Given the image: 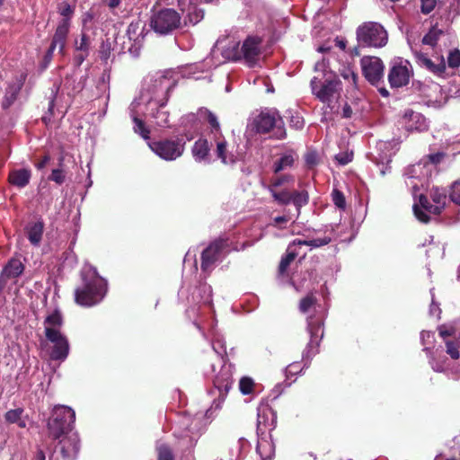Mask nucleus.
Here are the masks:
<instances>
[{
    "label": "nucleus",
    "mask_w": 460,
    "mask_h": 460,
    "mask_svg": "<svg viewBox=\"0 0 460 460\" xmlns=\"http://www.w3.org/2000/svg\"><path fill=\"white\" fill-rule=\"evenodd\" d=\"M82 284L75 289V302L84 307L98 305L106 296V280L95 270L88 269L81 272Z\"/></svg>",
    "instance_id": "1"
},
{
    "label": "nucleus",
    "mask_w": 460,
    "mask_h": 460,
    "mask_svg": "<svg viewBox=\"0 0 460 460\" xmlns=\"http://www.w3.org/2000/svg\"><path fill=\"white\" fill-rule=\"evenodd\" d=\"M75 420V412L70 407L57 405L48 421L49 437L59 439L61 437L70 435Z\"/></svg>",
    "instance_id": "2"
},
{
    "label": "nucleus",
    "mask_w": 460,
    "mask_h": 460,
    "mask_svg": "<svg viewBox=\"0 0 460 460\" xmlns=\"http://www.w3.org/2000/svg\"><path fill=\"white\" fill-rule=\"evenodd\" d=\"M147 144L149 148L161 159L174 161L183 155L186 139L183 136H175L152 139Z\"/></svg>",
    "instance_id": "3"
},
{
    "label": "nucleus",
    "mask_w": 460,
    "mask_h": 460,
    "mask_svg": "<svg viewBox=\"0 0 460 460\" xmlns=\"http://www.w3.org/2000/svg\"><path fill=\"white\" fill-rule=\"evenodd\" d=\"M357 41L363 48H382L388 41V34L378 22H365L356 31Z\"/></svg>",
    "instance_id": "4"
},
{
    "label": "nucleus",
    "mask_w": 460,
    "mask_h": 460,
    "mask_svg": "<svg viewBox=\"0 0 460 460\" xmlns=\"http://www.w3.org/2000/svg\"><path fill=\"white\" fill-rule=\"evenodd\" d=\"M261 38L258 36H248L243 40L241 48H239V43H236L231 49H228L226 50L227 58L234 61L243 59L249 66H254L261 55Z\"/></svg>",
    "instance_id": "5"
},
{
    "label": "nucleus",
    "mask_w": 460,
    "mask_h": 460,
    "mask_svg": "<svg viewBox=\"0 0 460 460\" xmlns=\"http://www.w3.org/2000/svg\"><path fill=\"white\" fill-rule=\"evenodd\" d=\"M360 66L366 80L376 86L383 97H388L390 93L384 86L385 66L383 61L377 57L364 56L360 59Z\"/></svg>",
    "instance_id": "6"
},
{
    "label": "nucleus",
    "mask_w": 460,
    "mask_h": 460,
    "mask_svg": "<svg viewBox=\"0 0 460 460\" xmlns=\"http://www.w3.org/2000/svg\"><path fill=\"white\" fill-rule=\"evenodd\" d=\"M181 14L172 8H162L154 11L149 25L151 29L160 35H167L181 26Z\"/></svg>",
    "instance_id": "7"
},
{
    "label": "nucleus",
    "mask_w": 460,
    "mask_h": 460,
    "mask_svg": "<svg viewBox=\"0 0 460 460\" xmlns=\"http://www.w3.org/2000/svg\"><path fill=\"white\" fill-rule=\"evenodd\" d=\"M310 86L313 94L322 102L327 103L328 106H331V103L340 97L341 90V81L336 76L326 78L324 82H322L321 78L314 76Z\"/></svg>",
    "instance_id": "8"
},
{
    "label": "nucleus",
    "mask_w": 460,
    "mask_h": 460,
    "mask_svg": "<svg viewBox=\"0 0 460 460\" xmlns=\"http://www.w3.org/2000/svg\"><path fill=\"white\" fill-rule=\"evenodd\" d=\"M255 131L259 134L269 133L273 128H276L274 136L277 139H283L287 137L282 118L275 112L261 111L252 121Z\"/></svg>",
    "instance_id": "9"
},
{
    "label": "nucleus",
    "mask_w": 460,
    "mask_h": 460,
    "mask_svg": "<svg viewBox=\"0 0 460 460\" xmlns=\"http://www.w3.org/2000/svg\"><path fill=\"white\" fill-rule=\"evenodd\" d=\"M270 194L278 205L287 206L292 203L296 209L297 217L301 214V208L309 203V193L305 190L290 191L288 189H283L273 190Z\"/></svg>",
    "instance_id": "10"
},
{
    "label": "nucleus",
    "mask_w": 460,
    "mask_h": 460,
    "mask_svg": "<svg viewBox=\"0 0 460 460\" xmlns=\"http://www.w3.org/2000/svg\"><path fill=\"white\" fill-rule=\"evenodd\" d=\"M229 245V238L225 236H220L210 242L201 252V270L204 272L211 270L212 266L219 260L223 251L227 249Z\"/></svg>",
    "instance_id": "11"
},
{
    "label": "nucleus",
    "mask_w": 460,
    "mask_h": 460,
    "mask_svg": "<svg viewBox=\"0 0 460 460\" xmlns=\"http://www.w3.org/2000/svg\"><path fill=\"white\" fill-rule=\"evenodd\" d=\"M45 336L53 344L49 353L52 360H65L69 353V343L65 335L58 329L45 327Z\"/></svg>",
    "instance_id": "12"
},
{
    "label": "nucleus",
    "mask_w": 460,
    "mask_h": 460,
    "mask_svg": "<svg viewBox=\"0 0 460 460\" xmlns=\"http://www.w3.org/2000/svg\"><path fill=\"white\" fill-rule=\"evenodd\" d=\"M307 331L310 334V341L303 352V358L309 360L319 351L318 348L323 337V322L321 319L309 317L307 319Z\"/></svg>",
    "instance_id": "13"
},
{
    "label": "nucleus",
    "mask_w": 460,
    "mask_h": 460,
    "mask_svg": "<svg viewBox=\"0 0 460 460\" xmlns=\"http://www.w3.org/2000/svg\"><path fill=\"white\" fill-rule=\"evenodd\" d=\"M80 449V439L77 433L61 437L56 447V453L61 456L62 460H75Z\"/></svg>",
    "instance_id": "14"
},
{
    "label": "nucleus",
    "mask_w": 460,
    "mask_h": 460,
    "mask_svg": "<svg viewBox=\"0 0 460 460\" xmlns=\"http://www.w3.org/2000/svg\"><path fill=\"white\" fill-rule=\"evenodd\" d=\"M278 423V416L275 410L266 405L260 408L257 414V434L258 436L271 434Z\"/></svg>",
    "instance_id": "15"
},
{
    "label": "nucleus",
    "mask_w": 460,
    "mask_h": 460,
    "mask_svg": "<svg viewBox=\"0 0 460 460\" xmlns=\"http://www.w3.org/2000/svg\"><path fill=\"white\" fill-rule=\"evenodd\" d=\"M58 12L62 16V19L58 22L55 33H57V38L61 40L63 37L67 38L68 36L71 19L75 13V6L64 1L58 4Z\"/></svg>",
    "instance_id": "16"
},
{
    "label": "nucleus",
    "mask_w": 460,
    "mask_h": 460,
    "mask_svg": "<svg viewBox=\"0 0 460 460\" xmlns=\"http://www.w3.org/2000/svg\"><path fill=\"white\" fill-rule=\"evenodd\" d=\"M233 383L234 380L230 367L223 365L213 379L214 387L218 391L219 400H225L229 390L232 388Z\"/></svg>",
    "instance_id": "17"
},
{
    "label": "nucleus",
    "mask_w": 460,
    "mask_h": 460,
    "mask_svg": "<svg viewBox=\"0 0 460 460\" xmlns=\"http://www.w3.org/2000/svg\"><path fill=\"white\" fill-rule=\"evenodd\" d=\"M26 76V74H21L19 76H16L8 82L3 100L1 102L3 109H8L18 99Z\"/></svg>",
    "instance_id": "18"
},
{
    "label": "nucleus",
    "mask_w": 460,
    "mask_h": 460,
    "mask_svg": "<svg viewBox=\"0 0 460 460\" xmlns=\"http://www.w3.org/2000/svg\"><path fill=\"white\" fill-rule=\"evenodd\" d=\"M402 120L406 130L409 132H424L429 129L425 117L421 113L416 112L411 109L404 111Z\"/></svg>",
    "instance_id": "19"
},
{
    "label": "nucleus",
    "mask_w": 460,
    "mask_h": 460,
    "mask_svg": "<svg viewBox=\"0 0 460 460\" xmlns=\"http://www.w3.org/2000/svg\"><path fill=\"white\" fill-rule=\"evenodd\" d=\"M91 40L90 36L84 31L80 35V40H75V53L73 57V63L75 66L79 67L90 54Z\"/></svg>",
    "instance_id": "20"
},
{
    "label": "nucleus",
    "mask_w": 460,
    "mask_h": 460,
    "mask_svg": "<svg viewBox=\"0 0 460 460\" xmlns=\"http://www.w3.org/2000/svg\"><path fill=\"white\" fill-rule=\"evenodd\" d=\"M414 57L419 66L425 67L434 75H440L446 71V63L443 57L438 58V63L431 60L427 54L421 51H415Z\"/></svg>",
    "instance_id": "21"
},
{
    "label": "nucleus",
    "mask_w": 460,
    "mask_h": 460,
    "mask_svg": "<svg viewBox=\"0 0 460 460\" xmlns=\"http://www.w3.org/2000/svg\"><path fill=\"white\" fill-rule=\"evenodd\" d=\"M411 72L406 66L394 65L388 73V81L393 88H398L409 84Z\"/></svg>",
    "instance_id": "22"
},
{
    "label": "nucleus",
    "mask_w": 460,
    "mask_h": 460,
    "mask_svg": "<svg viewBox=\"0 0 460 460\" xmlns=\"http://www.w3.org/2000/svg\"><path fill=\"white\" fill-rule=\"evenodd\" d=\"M23 270L24 265L19 259H11L1 272L0 291L4 288L8 279L18 277Z\"/></svg>",
    "instance_id": "23"
},
{
    "label": "nucleus",
    "mask_w": 460,
    "mask_h": 460,
    "mask_svg": "<svg viewBox=\"0 0 460 460\" xmlns=\"http://www.w3.org/2000/svg\"><path fill=\"white\" fill-rule=\"evenodd\" d=\"M256 452L261 460H272L275 456V445L271 434L259 436Z\"/></svg>",
    "instance_id": "24"
},
{
    "label": "nucleus",
    "mask_w": 460,
    "mask_h": 460,
    "mask_svg": "<svg viewBox=\"0 0 460 460\" xmlns=\"http://www.w3.org/2000/svg\"><path fill=\"white\" fill-rule=\"evenodd\" d=\"M66 40H67V38H66V37H63V39L58 40L57 38V33H54L50 46L43 58V61L41 64V69H45L49 66V64L52 60L53 52L56 49V48H58V53L61 56H65V54H66L65 49H66Z\"/></svg>",
    "instance_id": "25"
},
{
    "label": "nucleus",
    "mask_w": 460,
    "mask_h": 460,
    "mask_svg": "<svg viewBox=\"0 0 460 460\" xmlns=\"http://www.w3.org/2000/svg\"><path fill=\"white\" fill-rule=\"evenodd\" d=\"M429 364L436 372H444L448 368V359L444 354V349L441 346L430 352Z\"/></svg>",
    "instance_id": "26"
},
{
    "label": "nucleus",
    "mask_w": 460,
    "mask_h": 460,
    "mask_svg": "<svg viewBox=\"0 0 460 460\" xmlns=\"http://www.w3.org/2000/svg\"><path fill=\"white\" fill-rule=\"evenodd\" d=\"M296 160L297 155L293 150L281 155V156L273 163L271 168L272 172L279 174L287 169L292 168Z\"/></svg>",
    "instance_id": "27"
},
{
    "label": "nucleus",
    "mask_w": 460,
    "mask_h": 460,
    "mask_svg": "<svg viewBox=\"0 0 460 460\" xmlns=\"http://www.w3.org/2000/svg\"><path fill=\"white\" fill-rule=\"evenodd\" d=\"M215 141L217 144L216 154L217 158L220 159L224 164H234L235 162L234 156L233 154L228 152L227 142L223 136H215Z\"/></svg>",
    "instance_id": "28"
},
{
    "label": "nucleus",
    "mask_w": 460,
    "mask_h": 460,
    "mask_svg": "<svg viewBox=\"0 0 460 460\" xmlns=\"http://www.w3.org/2000/svg\"><path fill=\"white\" fill-rule=\"evenodd\" d=\"M295 181V177L292 174L285 173V174H275L274 177L270 179L268 184H264L261 182V186L266 189L269 192H273V190H278V188L285 185L290 184Z\"/></svg>",
    "instance_id": "29"
},
{
    "label": "nucleus",
    "mask_w": 460,
    "mask_h": 460,
    "mask_svg": "<svg viewBox=\"0 0 460 460\" xmlns=\"http://www.w3.org/2000/svg\"><path fill=\"white\" fill-rule=\"evenodd\" d=\"M210 147L208 141L205 138L198 139L192 147V154L196 160L202 161L208 158Z\"/></svg>",
    "instance_id": "30"
},
{
    "label": "nucleus",
    "mask_w": 460,
    "mask_h": 460,
    "mask_svg": "<svg viewBox=\"0 0 460 460\" xmlns=\"http://www.w3.org/2000/svg\"><path fill=\"white\" fill-rule=\"evenodd\" d=\"M9 181L19 188L26 186L29 181L28 171L25 169L13 171L9 175Z\"/></svg>",
    "instance_id": "31"
},
{
    "label": "nucleus",
    "mask_w": 460,
    "mask_h": 460,
    "mask_svg": "<svg viewBox=\"0 0 460 460\" xmlns=\"http://www.w3.org/2000/svg\"><path fill=\"white\" fill-rule=\"evenodd\" d=\"M430 198L434 202V207H438L440 214L446 206L447 199L446 190L438 187L432 188L430 190Z\"/></svg>",
    "instance_id": "32"
},
{
    "label": "nucleus",
    "mask_w": 460,
    "mask_h": 460,
    "mask_svg": "<svg viewBox=\"0 0 460 460\" xmlns=\"http://www.w3.org/2000/svg\"><path fill=\"white\" fill-rule=\"evenodd\" d=\"M443 34V31L438 29L437 26H433L428 33L424 35L422 38L421 42L424 45H429L432 48L436 47L438 44V41L441 35Z\"/></svg>",
    "instance_id": "33"
},
{
    "label": "nucleus",
    "mask_w": 460,
    "mask_h": 460,
    "mask_svg": "<svg viewBox=\"0 0 460 460\" xmlns=\"http://www.w3.org/2000/svg\"><path fill=\"white\" fill-rule=\"evenodd\" d=\"M44 231V222L39 219L31 226V244L39 245Z\"/></svg>",
    "instance_id": "34"
},
{
    "label": "nucleus",
    "mask_w": 460,
    "mask_h": 460,
    "mask_svg": "<svg viewBox=\"0 0 460 460\" xmlns=\"http://www.w3.org/2000/svg\"><path fill=\"white\" fill-rule=\"evenodd\" d=\"M157 460H174L172 447L166 443L157 444L155 447Z\"/></svg>",
    "instance_id": "35"
},
{
    "label": "nucleus",
    "mask_w": 460,
    "mask_h": 460,
    "mask_svg": "<svg viewBox=\"0 0 460 460\" xmlns=\"http://www.w3.org/2000/svg\"><path fill=\"white\" fill-rule=\"evenodd\" d=\"M296 256L297 253L296 252L290 251L288 249L287 250V253L281 258L278 269L279 274L280 276H283L287 272L289 265L294 261Z\"/></svg>",
    "instance_id": "36"
},
{
    "label": "nucleus",
    "mask_w": 460,
    "mask_h": 460,
    "mask_svg": "<svg viewBox=\"0 0 460 460\" xmlns=\"http://www.w3.org/2000/svg\"><path fill=\"white\" fill-rule=\"evenodd\" d=\"M201 113L205 114L206 119L211 128V132L215 133V136L220 135V137H222L220 124L217 116L208 109L202 110Z\"/></svg>",
    "instance_id": "37"
},
{
    "label": "nucleus",
    "mask_w": 460,
    "mask_h": 460,
    "mask_svg": "<svg viewBox=\"0 0 460 460\" xmlns=\"http://www.w3.org/2000/svg\"><path fill=\"white\" fill-rule=\"evenodd\" d=\"M316 304H317V298L314 295V293L311 292L300 299L298 308L302 314H306Z\"/></svg>",
    "instance_id": "38"
},
{
    "label": "nucleus",
    "mask_w": 460,
    "mask_h": 460,
    "mask_svg": "<svg viewBox=\"0 0 460 460\" xmlns=\"http://www.w3.org/2000/svg\"><path fill=\"white\" fill-rule=\"evenodd\" d=\"M340 75L350 84V86L353 88L358 87V75L350 66H344L340 70Z\"/></svg>",
    "instance_id": "39"
},
{
    "label": "nucleus",
    "mask_w": 460,
    "mask_h": 460,
    "mask_svg": "<svg viewBox=\"0 0 460 460\" xmlns=\"http://www.w3.org/2000/svg\"><path fill=\"white\" fill-rule=\"evenodd\" d=\"M23 412L22 409H15V410H10L5 414V420L10 423H15L17 422L20 427L24 428L26 426V423L24 420H21V415Z\"/></svg>",
    "instance_id": "40"
},
{
    "label": "nucleus",
    "mask_w": 460,
    "mask_h": 460,
    "mask_svg": "<svg viewBox=\"0 0 460 460\" xmlns=\"http://www.w3.org/2000/svg\"><path fill=\"white\" fill-rule=\"evenodd\" d=\"M133 122L135 133L139 134L144 139H150V130L146 127L144 120L134 117Z\"/></svg>",
    "instance_id": "41"
},
{
    "label": "nucleus",
    "mask_w": 460,
    "mask_h": 460,
    "mask_svg": "<svg viewBox=\"0 0 460 460\" xmlns=\"http://www.w3.org/2000/svg\"><path fill=\"white\" fill-rule=\"evenodd\" d=\"M254 385L255 384L252 378L248 376H243L239 381V390L244 395L252 394Z\"/></svg>",
    "instance_id": "42"
},
{
    "label": "nucleus",
    "mask_w": 460,
    "mask_h": 460,
    "mask_svg": "<svg viewBox=\"0 0 460 460\" xmlns=\"http://www.w3.org/2000/svg\"><path fill=\"white\" fill-rule=\"evenodd\" d=\"M446 353L450 356L454 360H457L460 358L459 345L456 341L446 340Z\"/></svg>",
    "instance_id": "43"
},
{
    "label": "nucleus",
    "mask_w": 460,
    "mask_h": 460,
    "mask_svg": "<svg viewBox=\"0 0 460 460\" xmlns=\"http://www.w3.org/2000/svg\"><path fill=\"white\" fill-rule=\"evenodd\" d=\"M332 198L333 204L340 209L344 210L346 208V199L342 191L338 189H333L332 192Z\"/></svg>",
    "instance_id": "44"
},
{
    "label": "nucleus",
    "mask_w": 460,
    "mask_h": 460,
    "mask_svg": "<svg viewBox=\"0 0 460 460\" xmlns=\"http://www.w3.org/2000/svg\"><path fill=\"white\" fill-rule=\"evenodd\" d=\"M419 202L420 205L423 209H425L427 212L434 214V215H439V208L438 207H434V204H431L428 199L427 196L421 194L419 197Z\"/></svg>",
    "instance_id": "45"
},
{
    "label": "nucleus",
    "mask_w": 460,
    "mask_h": 460,
    "mask_svg": "<svg viewBox=\"0 0 460 460\" xmlns=\"http://www.w3.org/2000/svg\"><path fill=\"white\" fill-rule=\"evenodd\" d=\"M62 322L61 314L58 311H55L46 318L45 324L46 327H52L57 329V327H60L62 325Z\"/></svg>",
    "instance_id": "46"
},
{
    "label": "nucleus",
    "mask_w": 460,
    "mask_h": 460,
    "mask_svg": "<svg viewBox=\"0 0 460 460\" xmlns=\"http://www.w3.org/2000/svg\"><path fill=\"white\" fill-rule=\"evenodd\" d=\"M449 199L456 205H460V181L452 183L449 191Z\"/></svg>",
    "instance_id": "47"
},
{
    "label": "nucleus",
    "mask_w": 460,
    "mask_h": 460,
    "mask_svg": "<svg viewBox=\"0 0 460 460\" xmlns=\"http://www.w3.org/2000/svg\"><path fill=\"white\" fill-rule=\"evenodd\" d=\"M305 162L308 168H314L319 163L318 154L314 150H310L305 155Z\"/></svg>",
    "instance_id": "48"
},
{
    "label": "nucleus",
    "mask_w": 460,
    "mask_h": 460,
    "mask_svg": "<svg viewBox=\"0 0 460 460\" xmlns=\"http://www.w3.org/2000/svg\"><path fill=\"white\" fill-rule=\"evenodd\" d=\"M447 64L451 68H456L460 66V50L456 49L449 52Z\"/></svg>",
    "instance_id": "49"
},
{
    "label": "nucleus",
    "mask_w": 460,
    "mask_h": 460,
    "mask_svg": "<svg viewBox=\"0 0 460 460\" xmlns=\"http://www.w3.org/2000/svg\"><path fill=\"white\" fill-rule=\"evenodd\" d=\"M66 180V172L63 169H53L51 174L49 176V181H54L58 184H62Z\"/></svg>",
    "instance_id": "50"
},
{
    "label": "nucleus",
    "mask_w": 460,
    "mask_h": 460,
    "mask_svg": "<svg viewBox=\"0 0 460 460\" xmlns=\"http://www.w3.org/2000/svg\"><path fill=\"white\" fill-rule=\"evenodd\" d=\"M436 4L437 0H420V12L429 14L435 9Z\"/></svg>",
    "instance_id": "51"
},
{
    "label": "nucleus",
    "mask_w": 460,
    "mask_h": 460,
    "mask_svg": "<svg viewBox=\"0 0 460 460\" xmlns=\"http://www.w3.org/2000/svg\"><path fill=\"white\" fill-rule=\"evenodd\" d=\"M332 242V238L329 236H324L323 238H316L312 240H307V246H311L314 248L322 247L329 244Z\"/></svg>",
    "instance_id": "52"
},
{
    "label": "nucleus",
    "mask_w": 460,
    "mask_h": 460,
    "mask_svg": "<svg viewBox=\"0 0 460 460\" xmlns=\"http://www.w3.org/2000/svg\"><path fill=\"white\" fill-rule=\"evenodd\" d=\"M289 125L291 128L298 130L302 129L305 126V120L303 117H301L298 113L292 115L289 120Z\"/></svg>",
    "instance_id": "53"
},
{
    "label": "nucleus",
    "mask_w": 460,
    "mask_h": 460,
    "mask_svg": "<svg viewBox=\"0 0 460 460\" xmlns=\"http://www.w3.org/2000/svg\"><path fill=\"white\" fill-rule=\"evenodd\" d=\"M290 219L291 217L288 215L279 216L274 217L273 223L271 225L279 229H284V225H286Z\"/></svg>",
    "instance_id": "54"
},
{
    "label": "nucleus",
    "mask_w": 460,
    "mask_h": 460,
    "mask_svg": "<svg viewBox=\"0 0 460 460\" xmlns=\"http://www.w3.org/2000/svg\"><path fill=\"white\" fill-rule=\"evenodd\" d=\"M352 159L353 153L343 152L335 155V160L341 165L348 164L352 161Z\"/></svg>",
    "instance_id": "55"
},
{
    "label": "nucleus",
    "mask_w": 460,
    "mask_h": 460,
    "mask_svg": "<svg viewBox=\"0 0 460 460\" xmlns=\"http://www.w3.org/2000/svg\"><path fill=\"white\" fill-rule=\"evenodd\" d=\"M447 156V154L444 152H437L435 154H429L427 155V159L429 163L431 164L437 165L439 164L442 160Z\"/></svg>",
    "instance_id": "56"
},
{
    "label": "nucleus",
    "mask_w": 460,
    "mask_h": 460,
    "mask_svg": "<svg viewBox=\"0 0 460 460\" xmlns=\"http://www.w3.org/2000/svg\"><path fill=\"white\" fill-rule=\"evenodd\" d=\"M438 332L440 337L446 339L453 336L456 332V329L452 326L447 327L446 325H440L438 327Z\"/></svg>",
    "instance_id": "57"
},
{
    "label": "nucleus",
    "mask_w": 460,
    "mask_h": 460,
    "mask_svg": "<svg viewBox=\"0 0 460 460\" xmlns=\"http://www.w3.org/2000/svg\"><path fill=\"white\" fill-rule=\"evenodd\" d=\"M413 211L415 217L422 223H429L430 220V217L425 213L421 208L418 207V205L413 206Z\"/></svg>",
    "instance_id": "58"
},
{
    "label": "nucleus",
    "mask_w": 460,
    "mask_h": 460,
    "mask_svg": "<svg viewBox=\"0 0 460 460\" xmlns=\"http://www.w3.org/2000/svg\"><path fill=\"white\" fill-rule=\"evenodd\" d=\"M49 160L50 155L49 154H45L40 161L35 163V167L39 170H41L47 165Z\"/></svg>",
    "instance_id": "59"
},
{
    "label": "nucleus",
    "mask_w": 460,
    "mask_h": 460,
    "mask_svg": "<svg viewBox=\"0 0 460 460\" xmlns=\"http://www.w3.org/2000/svg\"><path fill=\"white\" fill-rule=\"evenodd\" d=\"M335 45L340 48L341 50H345L347 47V40L344 38L337 37L335 39Z\"/></svg>",
    "instance_id": "60"
},
{
    "label": "nucleus",
    "mask_w": 460,
    "mask_h": 460,
    "mask_svg": "<svg viewBox=\"0 0 460 460\" xmlns=\"http://www.w3.org/2000/svg\"><path fill=\"white\" fill-rule=\"evenodd\" d=\"M110 45V43H108ZM110 57V46L105 49V44L102 43V50H101V58L102 59H107Z\"/></svg>",
    "instance_id": "61"
},
{
    "label": "nucleus",
    "mask_w": 460,
    "mask_h": 460,
    "mask_svg": "<svg viewBox=\"0 0 460 460\" xmlns=\"http://www.w3.org/2000/svg\"><path fill=\"white\" fill-rule=\"evenodd\" d=\"M33 460H46V456H45L44 450L38 448L33 456Z\"/></svg>",
    "instance_id": "62"
},
{
    "label": "nucleus",
    "mask_w": 460,
    "mask_h": 460,
    "mask_svg": "<svg viewBox=\"0 0 460 460\" xmlns=\"http://www.w3.org/2000/svg\"><path fill=\"white\" fill-rule=\"evenodd\" d=\"M352 115V109L349 104H345L342 109V117L343 118H350Z\"/></svg>",
    "instance_id": "63"
},
{
    "label": "nucleus",
    "mask_w": 460,
    "mask_h": 460,
    "mask_svg": "<svg viewBox=\"0 0 460 460\" xmlns=\"http://www.w3.org/2000/svg\"><path fill=\"white\" fill-rule=\"evenodd\" d=\"M361 46H359L358 44V46L356 47H353L352 49H349V55L350 57L354 58V57H359L360 56V50H359V48Z\"/></svg>",
    "instance_id": "64"
}]
</instances>
